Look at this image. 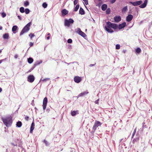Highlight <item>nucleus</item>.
<instances>
[{
    "mask_svg": "<svg viewBox=\"0 0 152 152\" xmlns=\"http://www.w3.org/2000/svg\"><path fill=\"white\" fill-rule=\"evenodd\" d=\"M96 64V63H95V64H90L89 66H90V67H92L93 66H94Z\"/></svg>",
    "mask_w": 152,
    "mask_h": 152,
    "instance_id": "51",
    "label": "nucleus"
},
{
    "mask_svg": "<svg viewBox=\"0 0 152 152\" xmlns=\"http://www.w3.org/2000/svg\"><path fill=\"white\" fill-rule=\"evenodd\" d=\"M42 63V61H37L35 64H34V68L36 66Z\"/></svg>",
    "mask_w": 152,
    "mask_h": 152,
    "instance_id": "21",
    "label": "nucleus"
},
{
    "mask_svg": "<svg viewBox=\"0 0 152 152\" xmlns=\"http://www.w3.org/2000/svg\"><path fill=\"white\" fill-rule=\"evenodd\" d=\"M75 62H70V63H66V62H65L64 63H65V64H68V65H69V64H73Z\"/></svg>",
    "mask_w": 152,
    "mask_h": 152,
    "instance_id": "44",
    "label": "nucleus"
},
{
    "mask_svg": "<svg viewBox=\"0 0 152 152\" xmlns=\"http://www.w3.org/2000/svg\"><path fill=\"white\" fill-rule=\"evenodd\" d=\"M136 52L137 53H140L141 52V50L140 48H137L135 50Z\"/></svg>",
    "mask_w": 152,
    "mask_h": 152,
    "instance_id": "28",
    "label": "nucleus"
},
{
    "mask_svg": "<svg viewBox=\"0 0 152 152\" xmlns=\"http://www.w3.org/2000/svg\"><path fill=\"white\" fill-rule=\"evenodd\" d=\"M106 13L107 14H109L110 12V8H108L107 9L106 11Z\"/></svg>",
    "mask_w": 152,
    "mask_h": 152,
    "instance_id": "34",
    "label": "nucleus"
},
{
    "mask_svg": "<svg viewBox=\"0 0 152 152\" xmlns=\"http://www.w3.org/2000/svg\"><path fill=\"white\" fill-rule=\"evenodd\" d=\"M136 129L135 128L134 130V131H133V132L134 133H135L136 132Z\"/></svg>",
    "mask_w": 152,
    "mask_h": 152,
    "instance_id": "57",
    "label": "nucleus"
},
{
    "mask_svg": "<svg viewBox=\"0 0 152 152\" xmlns=\"http://www.w3.org/2000/svg\"><path fill=\"white\" fill-rule=\"evenodd\" d=\"M48 102V99L47 97H45L44 98L43 100V110H44L46 107L47 103Z\"/></svg>",
    "mask_w": 152,
    "mask_h": 152,
    "instance_id": "7",
    "label": "nucleus"
},
{
    "mask_svg": "<svg viewBox=\"0 0 152 152\" xmlns=\"http://www.w3.org/2000/svg\"><path fill=\"white\" fill-rule=\"evenodd\" d=\"M123 139H121L120 140V142H121V141H122V140H123Z\"/></svg>",
    "mask_w": 152,
    "mask_h": 152,
    "instance_id": "62",
    "label": "nucleus"
},
{
    "mask_svg": "<svg viewBox=\"0 0 152 152\" xmlns=\"http://www.w3.org/2000/svg\"><path fill=\"white\" fill-rule=\"evenodd\" d=\"M35 77L33 75H29L27 77V80L30 83H32L34 80Z\"/></svg>",
    "mask_w": 152,
    "mask_h": 152,
    "instance_id": "6",
    "label": "nucleus"
},
{
    "mask_svg": "<svg viewBox=\"0 0 152 152\" xmlns=\"http://www.w3.org/2000/svg\"><path fill=\"white\" fill-rule=\"evenodd\" d=\"M78 0H75L74 1V5H76L78 2Z\"/></svg>",
    "mask_w": 152,
    "mask_h": 152,
    "instance_id": "43",
    "label": "nucleus"
},
{
    "mask_svg": "<svg viewBox=\"0 0 152 152\" xmlns=\"http://www.w3.org/2000/svg\"><path fill=\"white\" fill-rule=\"evenodd\" d=\"M29 36L30 37L31 39L35 35L34 34L31 33L29 35Z\"/></svg>",
    "mask_w": 152,
    "mask_h": 152,
    "instance_id": "38",
    "label": "nucleus"
},
{
    "mask_svg": "<svg viewBox=\"0 0 152 152\" xmlns=\"http://www.w3.org/2000/svg\"><path fill=\"white\" fill-rule=\"evenodd\" d=\"M85 2V4L86 5H87L88 4V0H86V1H84Z\"/></svg>",
    "mask_w": 152,
    "mask_h": 152,
    "instance_id": "52",
    "label": "nucleus"
},
{
    "mask_svg": "<svg viewBox=\"0 0 152 152\" xmlns=\"http://www.w3.org/2000/svg\"><path fill=\"white\" fill-rule=\"evenodd\" d=\"M42 6L43 7L45 8L47 7L48 6V4L46 2H44L42 4Z\"/></svg>",
    "mask_w": 152,
    "mask_h": 152,
    "instance_id": "32",
    "label": "nucleus"
},
{
    "mask_svg": "<svg viewBox=\"0 0 152 152\" xmlns=\"http://www.w3.org/2000/svg\"><path fill=\"white\" fill-rule=\"evenodd\" d=\"M2 91V89L1 88H0V92H1Z\"/></svg>",
    "mask_w": 152,
    "mask_h": 152,
    "instance_id": "60",
    "label": "nucleus"
},
{
    "mask_svg": "<svg viewBox=\"0 0 152 152\" xmlns=\"http://www.w3.org/2000/svg\"><path fill=\"white\" fill-rule=\"evenodd\" d=\"M77 111H71V115L72 116H75L77 114Z\"/></svg>",
    "mask_w": 152,
    "mask_h": 152,
    "instance_id": "22",
    "label": "nucleus"
},
{
    "mask_svg": "<svg viewBox=\"0 0 152 152\" xmlns=\"http://www.w3.org/2000/svg\"><path fill=\"white\" fill-rule=\"evenodd\" d=\"M139 137L137 136L136 138H134L132 141V143L134 144L135 142H137L139 141Z\"/></svg>",
    "mask_w": 152,
    "mask_h": 152,
    "instance_id": "19",
    "label": "nucleus"
},
{
    "mask_svg": "<svg viewBox=\"0 0 152 152\" xmlns=\"http://www.w3.org/2000/svg\"><path fill=\"white\" fill-rule=\"evenodd\" d=\"M107 8V5L106 4H103L102 6V10L103 11H105Z\"/></svg>",
    "mask_w": 152,
    "mask_h": 152,
    "instance_id": "20",
    "label": "nucleus"
},
{
    "mask_svg": "<svg viewBox=\"0 0 152 152\" xmlns=\"http://www.w3.org/2000/svg\"><path fill=\"white\" fill-rule=\"evenodd\" d=\"M3 38L4 39H8L9 38V34L8 33H5L3 35Z\"/></svg>",
    "mask_w": 152,
    "mask_h": 152,
    "instance_id": "18",
    "label": "nucleus"
},
{
    "mask_svg": "<svg viewBox=\"0 0 152 152\" xmlns=\"http://www.w3.org/2000/svg\"><path fill=\"white\" fill-rule=\"evenodd\" d=\"M11 144L12 145H14V146H17V144H14V143H11Z\"/></svg>",
    "mask_w": 152,
    "mask_h": 152,
    "instance_id": "54",
    "label": "nucleus"
},
{
    "mask_svg": "<svg viewBox=\"0 0 152 152\" xmlns=\"http://www.w3.org/2000/svg\"><path fill=\"white\" fill-rule=\"evenodd\" d=\"M4 60V59H2L0 60V64L1 63L2 61H3Z\"/></svg>",
    "mask_w": 152,
    "mask_h": 152,
    "instance_id": "58",
    "label": "nucleus"
},
{
    "mask_svg": "<svg viewBox=\"0 0 152 152\" xmlns=\"http://www.w3.org/2000/svg\"><path fill=\"white\" fill-rule=\"evenodd\" d=\"M88 93V92L87 91H84L83 92L81 93L80 94L77 96V98L79 97H80L86 94H87Z\"/></svg>",
    "mask_w": 152,
    "mask_h": 152,
    "instance_id": "13",
    "label": "nucleus"
},
{
    "mask_svg": "<svg viewBox=\"0 0 152 152\" xmlns=\"http://www.w3.org/2000/svg\"><path fill=\"white\" fill-rule=\"evenodd\" d=\"M127 10V6H126L123 8L122 10V12H125Z\"/></svg>",
    "mask_w": 152,
    "mask_h": 152,
    "instance_id": "26",
    "label": "nucleus"
},
{
    "mask_svg": "<svg viewBox=\"0 0 152 152\" xmlns=\"http://www.w3.org/2000/svg\"><path fill=\"white\" fill-rule=\"evenodd\" d=\"M1 15L3 18H4L6 16V14L4 12H2L1 13Z\"/></svg>",
    "mask_w": 152,
    "mask_h": 152,
    "instance_id": "42",
    "label": "nucleus"
},
{
    "mask_svg": "<svg viewBox=\"0 0 152 152\" xmlns=\"http://www.w3.org/2000/svg\"><path fill=\"white\" fill-rule=\"evenodd\" d=\"M33 59L31 58H29L28 59V62L29 64H31L33 61Z\"/></svg>",
    "mask_w": 152,
    "mask_h": 152,
    "instance_id": "24",
    "label": "nucleus"
},
{
    "mask_svg": "<svg viewBox=\"0 0 152 152\" xmlns=\"http://www.w3.org/2000/svg\"><path fill=\"white\" fill-rule=\"evenodd\" d=\"M18 57V56L17 54H16L14 56V58L15 59H17Z\"/></svg>",
    "mask_w": 152,
    "mask_h": 152,
    "instance_id": "48",
    "label": "nucleus"
},
{
    "mask_svg": "<svg viewBox=\"0 0 152 152\" xmlns=\"http://www.w3.org/2000/svg\"><path fill=\"white\" fill-rule=\"evenodd\" d=\"M135 134V133H134V132L133 133L132 135V138H133L134 137V135Z\"/></svg>",
    "mask_w": 152,
    "mask_h": 152,
    "instance_id": "53",
    "label": "nucleus"
},
{
    "mask_svg": "<svg viewBox=\"0 0 152 152\" xmlns=\"http://www.w3.org/2000/svg\"><path fill=\"white\" fill-rule=\"evenodd\" d=\"M29 5V3L28 1H26L24 2V6L25 7H27Z\"/></svg>",
    "mask_w": 152,
    "mask_h": 152,
    "instance_id": "33",
    "label": "nucleus"
},
{
    "mask_svg": "<svg viewBox=\"0 0 152 152\" xmlns=\"http://www.w3.org/2000/svg\"><path fill=\"white\" fill-rule=\"evenodd\" d=\"M82 80L81 77L78 76H75L74 78V81L75 82L77 83H79Z\"/></svg>",
    "mask_w": 152,
    "mask_h": 152,
    "instance_id": "9",
    "label": "nucleus"
},
{
    "mask_svg": "<svg viewBox=\"0 0 152 152\" xmlns=\"http://www.w3.org/2000/svg\"><path fill=\"white\" fill-rule=\"evenodd\" d=\"M47 35H48V36H50V34L49 33H48L47 34Z\"/></svg>",
    "mask_w": 152,
    "mask_h": 152,
    "instance_id": "61",
    "label": "nucleus"
},
{
    "mask_svg": "<svg viewBox=\"0 0 152 152\" xmlns=\"http://www.w3.org/2000/svg\"><path fill=\"white\" fill-rule=\"evenodd\" d=\"M20 11L22 13H24L25 12V9L23 7H21L20 8Z\"/></svg>",
    "mask_w": 152,
    "mask_h": 152,
    "instance_id": "29",
    "label": "nucleus"
},
{
    "mask_svg": "<svg viewBox=\"0 0 152 152\" xmlns=\"http://www.w3.org/2000/svg\"><path fill=\"white\" fill-rule=\"evenodd\" d=\"M126 26V23L124 22L121 24H119L118 25V28L119 29L124 28Z\"/></svg>",
    "mask_w": 152,
    "mask_h": 152,
    "instance_id": "15",
    "label": "nucleus"
},
{
    "mask_svg": "<svg viewBox=\"0 0 152 152\" xmlns=\"http://www.w3.org/2000/svg\"><path fill=\"white\" fill-rule=\"evenodd\" d=\"M116 1V0H110V2L111 4H113Z\"/></svg>",
    "mask_w": 152,
    "mask_h": 152,
    "instance_id": "41",
    "label": "nucleus"
},
{
    "mask_svg": "<svg viewBox=\"0 0 152 152\" xmlns=\"http://www.w3.org/2000/svg\"><path fill=\"white\" fill-rule=\"evenodd\" d=\"M76 30V32L78 34L81 31L80 28H77V29Z\"/></svg>",
    "mask_w": 152,
    "mask_h": 152,
    "instance_id": "35",
    "label": "nucleus"
},
{
    "mask_svg": "<svg viewBox=\"0 0 152 152\" xmlns=\"http://www.w3.org/2000/svg\"><path fill=\"white\" fill-rule=\"evenodd\" d=\"M17 26H13L12 29V30L14 33H15L14 31H15L17 28Z\"/></svg>",
    "mask_w": 152,
    "mask_h": 152,
    "instance_id": "27",
    "label": "nucleus"
},
{
    "mask_svg": "<svg viewBox=\"0 0 152 152\" xmlns=\"http://www.w3.org/2000/svg\"><path fill=\"white\" fill-rule=\"evenodd\" d=\"M31 25V23L29 22L26 24L23 28L21 31L20 35H22L24 33L28 32L30 29V26Z\"/></svg>",
    "mask_w": 152,
    "mask_h": 152,
    "instance_id": "3",
    "label": "nucleus"
},
{
    "mask_svg": "<svg viewBox=\"0 0 152 152\" xmlns=\"http://www.w3.org/2000/svg\"><path fill=\"white\" fill-rule=\"evenodd\" d=\"M2 27L1 26H0V30H2Z\"/></svg>",
    "mask_w": 152,
    "mask_h": 152,
    "instance_id": "59",
    "label": "nucleus"
},
{
    "mask_svg": "<svg viewBox=\"0 0 152 152\" xmlns=\"http://www.w3.org/2000/svg\"><path fill=\"white\" fill-rule=\"evenodd\" d=\"M114 19L115 22H118L121 20V18L120 16H116L114 17Z\"/></svg>",
    "mask_w": 152,
    "mask_h": 152,
    "instance_id": "10",
    "label": "nucleus"
},
{
    "mask_svg": "<svg viewBox=\"0 0 152 152\" xmlns=\"http://www.w3.org/2000/svg\"><path fill=\"white\" fill-rule=\"evenodd\" d=\"M102 124V123H101L100 122L98 121H96L95 122L93 127H94L96 129V128L98 127L101 126Z\"/></svg>",
    "mask_w": 152,
    "mask_h": 152,
    "instance_id": "8",
    "label": "nucleus"
},
{
    "mask_svg": "<svg viewBox=\"0 0 152 152\" xmlns=\"http://www.w3.org/2000/svg\"><path fill=\"white\" fill-rule=\"evenodd\" d=\"M120 48V45L119 44H117L115 46V48L116 49H119Z\"/></svg>",
    "mask_w": 152,
    "mask_h": 152,
    "instance_id": "39",
    "label": "nucleus"
},
{
    "mask_svg": "<svg viewBox=\"0 0 152 152\" xmlns=\"http://www.w3.org/2000/svg\"><path fill=\"white\" fill-rule=\"evenodd\" d=\"M99 99H97V100H96L95 102V103L96 104H99V102H98V101H99Z\"/></svg>",
    "mask_w": 152,
    "mask_h": 152,
    "instance_id": "46",
    "label": "nucleus"
},
{
    "mask_svg": "<svg viewBox=\"0 0 152 152\" xmlns=\"http://www.w3.org/2000/svg\"><path fill=\"white\" fill-rule=\"evenodd\" d=\"M30 10L28 8H26L25 10V12L26 14H28L30 12Z\"/></svg>",
    "mask_w": 152,
    "mask_h": 152,
    "instance_id": "31",
    "label": "nucleus"
},
{
    "mask_svg": "<svg viewBox=\"0 0 152 152\" xmlns=\"http://www.w3.org/2000/svg\"><path fill=\"white\" fill-rule=\"evenodd\" d=\"M79 14L81 15H83L85 14V11L81 7L80 8L79 11Z\"/></svg>",
    "mask_w": 152,
    "mask_h": 152,
    "instance_id": "17",
    "label": "nucleus"
},
{
    "mask_svg": "<svg viewBox=\"0 0 152 152\" xmlns=\"http://www.w3.org/2000/svg\"><path fill=\"white\" fill-rule=\"evenodd\" d=\"M2 120L4 124L7 127L10 126L12 124V117L9 115L5 118H2Z\"/></svg>",
    "mask_w": 152,
    "mask_h": 152,
    "instance_id": "2",
    "label": "nucleus"
},
{
    "mask_svg": "<svg viewBox=\"0 0 152 152\" xmlns=\"http://www.w3.org/2000/svg\"><path fill=\"white\" fill-rule=\"evenodd\" d=\"M61 12L62 15L63 16H64L68 13L69 12L66 9H64L61 11Z\"/></svg>",
    "mask_w": 152,
    "mask_h": 152,
    "instance_id": "12",
    "label": "nucleus"
},
{
    "mask_svg": "<svg viewBox=\"0 0 152 152\" xmlns=\"http://www.w3.org/2000/svg\"><path fill=\"white\" fill-rule=\"evenodd\" d=\"M16 125V126L18 127H20L22 125V123L20 121H18Z\"/></svg>",
    "mask_w": 152,
    "mask_h": 152,
    "instance_id": "23",
    "label": "nucleus"
},
{
    "mask_svg": "<svg viewBox=\"0 0 152 152\" xmlns=\"http://www.w3.org/2000/svg\"><path fill=\"white\" fill-rule=\"evenodd\" d=\"M47 110H48L49 111V110H50L49 109H48V108L47 109Z\"/></svg>",
    "mask_w": 152,
    "mask_h": 152,
    "instance_id": "64",
    "label": "nucleus"
},
{
    "mask_svg": "<svg viewBox=\"0 0 152 152\" xmlns=\"http://www.w3.org/2000/svg\"><path fill=\"white\" fill-rule=\"evenodd\" d=\"M35 124L34 121H33L31 123V126L30 127V133H32L33 131L34 128Z\"/></svg>",
    "mask_w": 152,
    "mask_h": 152,
    "instance_id": "16",
    "label": "nucleus"
},
{
    "mask_svg": "<svg viewBox=\"0 0 152 152\" xmlns=\"http://www.w3.org/2000/svg\"><path fill=\"white\" fill-rule=\"evenodd\" d=\"M74 22V20L71 18H70L69 20L65 19L64 20V25L65 26L69 27L70 23H73Z\"/></svg>",
    "mask_w": 152,
    "mask_h": 152,
    "instance_id": "4",
    "label": "nucleus"
},
{
    "mask_svg": "<svg viewBox=\"0 0 152 152\" xmlns=\"http://www.w3.org/2000/svg\"><path fill=\"white\" fill-rule=\"evenodd\" d=\"M136 129L135 128L134 130V131H133V132L134 133H135L136 132Z\"/></svg>",
    "mask_w": 152,
    "mask_h": 152,
    "instance_id": "56",
    "label": "nucleus"
},
{
    "mask_svg": "<svg viewBox=\"0 0 152 152\" xmlns=\"http://www.w3.org/2000/svg\"><path fill=\"white\" fill-rule=\"evenodd\" d=\"M106 26H105L104 28L108 33H112L113 32V30L112 29L113 28L114 30L116 29L118 27V25L114 23H112L110 21L106 23Z\"/></svg>",
    "mask_w": 152,
    "mask_h": 152,
    "instance_id": "1",
    "label": "nucleus"
},
{
    "mask_svg": "<svg viewBox=\"0 0 152 152\" xmlns=\"http://www.w3.org/2000/svg\"><path fill=\"white\" fill-rule=\"evenodd\" d=\"M148 0H145L143 4H141L139 6V7L140 8H144L145 7L147 4Z\"/></svg>",
    "mask_w": 152,
    "mask_h": 152,
    "instance_id": "11",
    "label": "nucleus"
},
{
    "mask_svg": "<svg viewBox=\"0 0 152 152\" xmlns=\"http://www.w3.org/2000/svg\"><path fill=\"white\" fill-rule=\"evenodd\" d=\"M79 8V4L77 5L76 7L74 8V11L75 12L77 11V10H78Z\"/></svg>",
    "mask_w": 152,
    "mask_h": 152,
    "instance_id": "30",
    "label": "nucleus"
},
{
    "mask_svg": "<svg viewBox=\"0 0 152 152\" xmlns=\"http://www.w3.org/2000/svg\"><path fill=\"white\" fill-rule=\"evenodd\" d=\"M67 42L69 43H71L72 42V40L71 39H69L67 40Z\"/></svg>",
    "mask_w": 152,
    "mask_h": 152,
    "instance_id": "40",
    "label": "nucleus"
},
{
    "mask_svg": "<svg viewBox=\"0 0 152 152\" xmlns=\"http://www.w3.org/2000/svg\"><path fill=\"white\" fill-rule=\"evenodd\" d=\"M44 142L45 144V145L46 146H48L49 145V144L47 141H46L45 140H44Z\"/></svg>",
    "mask_w": 152,
    "mask_h": 152,
    "instance_id": "37",
    "label": "nucleus"
},
{
    "mask_svg": "<svg viewBox=\"0 0 152 152\" xmlns=\"http://www.w3.org/2000/svg\"><path fill=\"white\" fill-rule=\"evenodd\" d=\"M33 45V43L30 42V47L32 46Z\"/></svg>",
    "mask_w": 152,
    "mask_h": 152,
    "instance_id": "50",
    "label": "nucleus"
},
{
    "mask_svg": "<svg viewBox=\"0 0 152 152\" xmlns=\"http://www.w3.org/2000/svg\"><path fill=\"white\" fill-rule=\"evenodd\" d=\"M129 3L134 6H136L140 5L142 3V1L140 0L134 2L130 1Z\"/></svg>",
    "mask_w": 152,
    "mask_h": 152,
    "instance_id": "5",
    "label": "nucleus"
},
{
    "mask_svg": "<svg viewBox=\"0 0 152 152\" xmlns=\"http://www.w3.org/2000/svg\"><path fill=\"white\" fill-rule=\"evenodd\" d=\"M50 39V36H48V37H46V39H47V40H49Z\"/></svg>",
    "mask_w": 152,
    "mask_h": 152,
    "instance_id": "55",
    "label": "nucleus"
},
{
    "mask_svg": "<svg viewBox=\"0 0 152 152\" xmlns=\"http://www.w3.org/2000/svg\"><path fill=\"white\" fill-rule=\"evenodd\" d=\"M50 78H45L44 79L42 80V81L44 82H45L47 80H49Z\"/></svg>",
    "mask_w": 152,
    "mask_h": 152,
    "instance_id": "45",
    "label": "nucleus"
},
{
    "mask_svg": "<svg viewBox=\"0 0 152 152\" xmlns=\"http://www.w3.org/2000/svg\"><path fill=\"white\" fill-rule=\"evenodd\" d=\"M2 52V50H0V53H1Z\"/></svg>",
    "mask_w": 152,
    "mask_h": 152,
    "instance_id": "63",
    "label": "nucleus"
},
{
    "mask_svg": "<svg viewBox=\"0 0 152 152\" xmlns=\"http://www.w3.org/2000/svg\"><path fill=\"white\" fill-rule=\"evenodd\" d=\"M18 19H19L20 20H22V18H21V17H20V16H19V15H18Z\"/></svg>",
    "mask_w": 152,
    "mask_h": 152,
    "instance_id": "49",
    "label": "nucleus"
},
{
    "mask_svg": "<svg viewBox=\"0 0 152 152\" xmlns=\"http://www.w3.org/2000/svg\"><path fill=\"white\" fill-rule=\"evenodd\" d=\"M29 117L28 116H26L25 117V119L26 121H28Z\"/></svg>",
    "mask_w": 152,
    "mask_h": 152,
    "instance_id": "47",
    "label": "nucleus"
},
{
    "mask_svg": "<svg viewBox=\"0 0 152 152\" xmlns=\"http://www.w3.org/2000/svg\"><path fill=\"white\" fill-rule=\"evenodd\" d=\"M96 129V128H94V127H93L92 130L91 132V134H93L94 133Z\"/></svg>",
    "mask_w": 152,
    "mask_h": 152,
    "instance_id": "36",
    "label": "nucleus"
},
{
    "mask_svg": "<svg viewBox=\"0 0 152 152\" xmlns=\"http://www.w3.org/2000/svg\"><path fill=\"white\" fill-rule=\"evenodd\" d=\"M79 34L84 37H86V34L83 32H82V31L80 32Z\"/></svg>",
    "mask_w": 152,
    "mask_h": 152,
    "instance_id": "25",
    "label": "nucleus"
},
{
    "mask_svg": "<svg viewBox=\"0 0 152 152\" xmlns=\"http://www.w3.org/2000/svg\"><path fill=\"white\" fill-rule=\"evenodd\" d=\"M133 16L132 15L129 14V15L126 18V20L127 22L130 21L132 19Z\"/></svg>",
    "mask_w": 152,
    "mask_h": 152,
    "instance_id": "14",
    "label": "nucleus"
}]
</instances>
